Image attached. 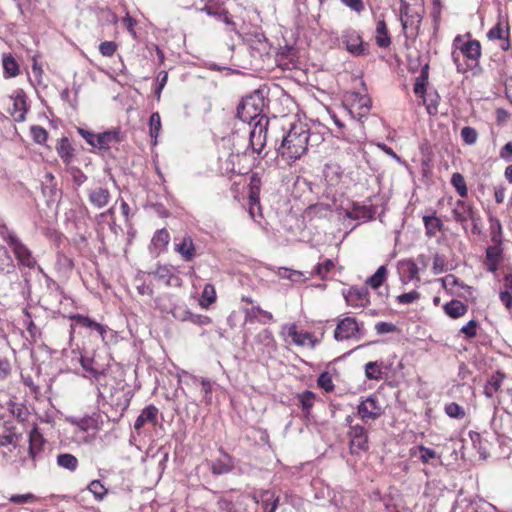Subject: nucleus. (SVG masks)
<instances>
[{"instance_id": "f257e3e1", "label": "nucleus", "mask_w": 512, "mask_h": 512, "mask_svg": "<svg viewBox=\"0 0 512 512\" xmlns=\"http://www.w3.org/2000/svg\"><path fill=\"white\" fill-rule=\"evenodd\" d=\"M310 130L303 123H292L284 135L277 152L283 158L299 159L308 149Z\"/></svg>"}, {"instance_id": "f03ea898", "label": "nucleus", "mask_w": 512, "mask_h": 512, "mask_svg": "<svg viewBox=\"0 0 512 512\" xmlns=\"http://www.w3.org/2000/svg\"><path fill=\"white\" fill-rule=\"evenodd\" d=\"M266 108V101L261 90H255L250 95L242 98L237 107V117L253 125L256 121H260L261 117H267L264 113Z\"/></svg>"}, {"instance_id": "7ed1b4c3", "label": "nucleus", "mask_w": 512, "mask_h": 512, "mask_svg": "<svg viewBox=\"0 0 512 512\" xmlns=\"http://www.w3.org/2000/svg\"><path fill=\"white\" fill-rule=\"evenodd\" d=\"M367 334L363 322L357 321L354 317L339 319L334 330V339L344 341L349 339L361 340Z\"/></svg>"}, {"instance_id": "20e7f679", "label": "nucleus", "mask_w": 512, "mask_h": 512, "mask_svg": "<svg viewBox=\"0 0 512 512\" xmlns=\"http://www.w3.org/2000/svg\"><path fill=\"white\" fill-rule=\"evenodd\" d=\"M269 119L268 117H261L260 121H256L249 132V142L246 149L243 151L245 155L249 154V151L261 154L265 144L266 135L268 129Z\"/></svg>"}, {"instance_id": "39448f33", "label": "nucleus", "mask_w": 512, "mask_h": 512, "mask_svg": "<svg viewBox=\"0 0 512 512\" xmlns=\"http://www.w3.org/2000/svg\"><path fill=\"white\" fill-rule=\"evenodd\" d=\"M341 40L346 50L352 56L359 57L369 54L368 44L363 42L362 37L357 30L353 28L343 30Z\"/></svg>"}, {"instance_id": "423d86ee", "label": "nucleus", "mask_w": 512, "mask_h": 512, "mask_svg": "<svg viewBox=\"0 0 512 512\" xmlns=\"http://www.w3.org/2000/svg\"><path fill=\"white\" fill-rule=\"evenodd\" d=\"M349 438V450L352 455H359L369 450L367 430L360 424L351 426L347 432Z\"/></svg>"}, {"instance_id": "0eeeda50", "label": "nucleus", "mask_w": 512, "mask_h": 512, "mask_svg": "<svg viewBox=\"0 0 512 512\" xmlns=\"http://www.w3.org/2000/svg\"><path fill=\"white\" fill-rule=\"evenodd\" d=\"M46 440L40 433L37 426H34L29 433V448L28 456L30 461V468L35 469L38 462H41L44 458L43 446Z\"/></svg>"}, {"instance_id": "6e6552de", "label": "nucleus", "mask_w": 512, "mask_h": 512, "mask_svg": "<svg viewBox=\"0 0 512 512\" xmlns=\"http://www.w3.org/2000/svg\"><path fill=\"white\" fill-rule=\"evenodd\" d=\"M147 273L167 287L178 288L183 284L178 269L170 265L157 264L154 270Z\"/></svg>"}, {"instance_id": "1a4fd4ad", "label": "nucleus", "mask_w": 512, "mask_h": 512, "mask_svg": "<svg viewBox=\"0 0 512 512\" xmlns=\"http://www.w3.org/2000/svg\"><path fill=\"white\" fill-rule=\"evenodd\" d=\"M383 414V409L379 404L376 395H370L363 399L357 406V415L362 421L367 423L369 420H376Z\"/></svg>"}, {"instance_id": "9d476101", "label": "nucleus", "mask_w": 512, "mask_h": 512, "mask_svg": "<svg viewBox=\"0 0 512 512\" xmlns=\"http://www.w3.org/2000/svg\"><path fill=\"white\" fill-rule=\"evenodd\" d=\"M11 249L19 265L28 269L37 267L40 272H43V269L37 264L32 251L21 240L13 245Z\"/></svg>"}, {"instance_id": "9b49d317", "label": "nucleus", "mask_w": 512, "mask_h": 512, "mask_svg": "<svg viewBox=\"0 0 512 512\" xmlns=\"http://www.w3.org/2000/svg\"><path fill=\"white\" fill-rule=\"evenodd\" d=\"M343 296L347 305L351 307H365L370 303L367 286H352L346 292H343Z\"/></svg>"}, {"instance_id": "f8f14e48", "label": "nucleus", "mask_w": 512, "mask_h": 512, "mask_svg": "<svg viewBox=\"0 0 512 512\" xmlns=\"http://www.w3.org/2000/svg\"><path fill=\"white\" fill-rule=\"evenodd\" d=\"M219 453L220 456L210 462V470L215 476L228 474L235 468L234 458L230 454L223 448H219Z\"/></svg>"}, {"instance_id": "ddd939ff", "label": "nucleus", "mask_w": 512, "mask_h": 512, "mask_svg": "<svg viewBox=\"0 0 512 512\" xmlns=\"http://www.w3.org/2000/svg\"><path fill=\"white\" fill-rule=\"evenodd\" d=\"M170 299V295H165L155 300L157 308L161 310L162 313L171 314L176 320L179 321H188L191 311L186 308L184 305L170 304L167 306L162 302L165 299Z\"/></svg>"}, {"instance_id": "4468645a", "label": "nucleus", "mask_w": 512, "mask_h": 512, "mask_svg": "<svg viewBox=\"0 0 512 512\" xmlns=\"http://www.w3.org/2000/svg\"><path fill=\"white\" fill-rule=\"evenodd\" d=\"M397 270L402 284L406 285L411 281H420L419 269L412 259L400 260L397 264Z\"/></svg>"}, {"instance_id": "2eb2a0df", "label": "nucleus", "mask_w": 512, "mask_h": 512, "mask_svg": "<svg viewBox=\"0 0 512 512\" xmlns=\"http://www.w3.org/2000/svg\"><path fill=\"white\" fill-rule=\"evenodd\" d=\"M453 219L463 227L468 220H475L473 205L465 200H457L452 209Z\"/></svg>"}, {"instance_id": "dca6fc26", "label": "nucleus", "mask_w": 512, "mask_h": 512, "mask_svg": "<svg viewBox=\"0 0 512 512\" xmlns=\"http://www.w3.org/2000/svg\"><path fill=\"white\" fill-rule=\"evenodd\" d=\"M70 319L73 321L72 327H81V328H87L91 331H95L99 334L101 339L104 341L105 336L107 334V327L102 325L101 323L96 322L95 320L91 319L88 316L82 315V314H74L70 317Z\"/></svg>"}, {"instance_id": "f3484780", "label": "nucleus", "mask_w": 512, "mask_h": 512, "mask_svg": "<svg viewBox=\"0 0 512 512\" xmlns=\"http://www.w3.org/2000/svg\"><path fill=\"white\" fill-rule=\"evenodd\" d=\"M252 499L261 505L263 512H276L280 501L279 496L270 489L261 490L259 496L253 494Z\"/></svg>"}, {"instance_id": "a211bd4d", "label": "nucleus", "mask_w": 512, "mask_h": 512, "mask_svg": "<svg viewBox=\"0 0 512 512\" xmlns=\"http://www.w3.org/2000/svg\"><path fill=\"white\" fill-rule=\"evenodd\" d=\"M503 258V249L501 245L488 246L485 253L484 265L486 270L495 273L498 270L499 264Z\"/></svg>"}, {"instance_id": "6ab92c4d", "label": "nucleus", "mask_w": 512, "mask_h": 512, "mask_svg": "<svg viewBox=\"0 0 512 512\" xmlns=\"http://www.w3.org/2000/svg\"><path fill=\"white\" fill-rule=\"evenodd\" d=\"M170 241V234L167 229L162 228L157 230L150 242L149 250L150 253L158 256L161 252H163Z\"/></svg>"}, {"instance_id": "aec40b11", "label": "nucleus", "mask_w": 512, "mask_h": 512, "mask_svg": "<svg viewBox=\"0 0 512 512\" xmlns=\"http://www.w3.org/2000/svg\"><path fill=\"white\" fill-rule=\"evenodd\" d=\"M122 140L120 131L112 130L99 133L95 139V148L108 150L112 144L119 143Z\"/></svg>"}, {"instance_id": "412c9836", "label": "nucleus", "mask_w": 512, "mask_h": 512, "mask_svg": "<svg viewBox=\"0 0 512 512\" xmlns=\"http://www.w3.org/2000/svg\"><path fill=\"white\" fill-rule=\"evenodd\" d=\"M80 364L84 371L88 374L87 377L99 379L100 376L105 374V368L100 365L93 357L81 355Z\"/></svg>"}, {"instance_id": "4be33fe9", "label": "nucleus", "mask_w": 512, "mask_h": 512, "mask_svg": "<svg viewBox=\"0 0 512 512\" xmlns=\"http://www.w3.org/2000/svg\"><path fill=\"white\" fill-rule=\"evenodd\" d=\"M505 378L506 375L499 370L492 373L487 379L486 384L484 386V395L487 398H492L494 394L501 389V386Z\"/></svg>"}, {"instance_id": "5701e85b", "label": "nucleus", "mask_w": 512, "mask_h": 512, "mask_svg": "<svg viewBox=\"0 0 512 512\" xmlns=\"http://www.w3.org/2000/svg\"><path fill=\"white\" fill-rule=\"evenodd\" d=\"M159 410L154 405L146 406L134 422V429L139 431L146 423L155 424Z\"/></svg>"}, {"instance_id": "b1692460", "label": "nucleus", "mask_w": 512, "mask_h": 512, "mask_svg": "<svg viewBox=\"0 0 512 512\" xmlns=\"http://www.w3.org/2000/svg\"><path fill=\"white\" fill-rule=\"evenodd\" d=\"M174 250L179 253L185 261H192L195 256V246L190 236H185L179 243H174Z\"/></svg>"}, {"instance_id": "393cba45", "label": "nucleus", "mask_w": 512, "mask_h": 512, "mask_svg": "<svg viewBox=\"0 0 512 512\" xmlns=\"http://www.w3.org/2000/svg\"><path fill=\"white\" fill-rule=\"evenodd\" d=\"M110 192L107 188L98 187L88 193L90 203L96 208L105 207L110 201Z\"/></svg>"}, {"instance_id": "a878e982", "label": "nucleus", "mask_w": 512, "mask_h": 512, "mask_svg": "<svg viewBox=\"0 0 512 512\" xmlns=\"http://www.w3.org/2000/svg\"><path fill=\"white\" fill-rule=\"evenodd\" d=\"M423 223L425 227V234L429 238L434 237L437 232H441L444 229V225L441 219L436 216L435 211H433L431 215H424Z\"/></svg>"}, {"instance_id": "bb28decb", "label": "nucleus", "mask_w": 512, "mask_h": 512, "mask_svg": "<svg viewBox=\"0 0 512 512\" xmlns=\"http://www.w3.org/2000/svg\"><path fill=\"white\" fill-rule=\"evenodd\" d=\"M56 151L65 166L71 164L74 156V148L67 137H62L57 142Z\"/></svg>"}, {"instance_id": "cd10ccee", "label": "nucleus", "mask_w": 512, "mask_h": 512, "mask_svg": "<svg viewBox=\"0 0 512 512\" xmlns=\"http://www.w3.org/2000/svg\"><path fill=\"white\" fill-rule=\"evenodd\" d=\"M443 310L450 318L457 319L467 313L468 307L460 300L453 299L444 304Z\"/></svg>"}, {"instance_id": "c85d7f7f", "label": "nucleus", "mask_w": 512, "mask_h": 512, "mask_svg": "<svg viewBox=\"0 0 512 512\" xmlns=\"http://www.w3.org/2000/svg\"><path fill=\"white\" fill-rule=\"evenodd\" d=\"M460 54L466 58L477 62L481 56V45L477 40H469L464 43L460 48Z\"/></svg>"}, {"instance_id": "c756f323", "label": "nucleus", "mask_w": 512, "mask_h": 512, "mask_svg": "<svg viewBox=\"0 0 512 512\" xmlns=\"http://www.w3.org/2000/svg\"><path fill=\"white\" fill-rule=\"evenodd\" d=\"M488 221L490 226V238L492 243L495 245H502L504 238L502 224L500 220L497 217L490 214L488 217Z\"/></svg>"}, {"instance_id": "7c9ffc66", "label": "nucleus", "mask_w": 512, "mask_h": 512, "mask_svg": "<svg viewBox=\"0 0 512 512\" xmlns=\"http://www.w3.org/2000/svg\"><path fill=\"white\" fill-rule=\"evenodd\" d=\"M376 44L380 48H387L391 45V37L389 35L386 22L384 19L378 20L376 25Z\"/></svg>"}, {"instance_id": "2f4dec72", "label": "nucleus", "mask_w": 512, "mask_h": 512, "mask_svg": "<svg viewBox=\"0 0 512 512\" xmlns=\"http://www.w3.org/2000/svg\"><path fill=\"white\" fill-rule=\"evenodd\" d=\"M423 99V104L426 106V111L430 116L438 114V106L440 103V96L437 91L426 92L424 96H419Z\"/></svg>"}, {"instance_id": "473e14b6", "label": "nucleus", "mask_w": 512, "mask_h": 512, "mask_svg": "<svg viewBox=\"0 0 512 512\" xmlns=\"http://www.w3.org/2000/svg\"><path fill=\"white\" fill-rule=\"evenodd\" d=\"M375 209L372 206L354 205L348 212V217L356 220H371L374 218Z\"/></svg>"}, {"instance_id": "72a5a7b5", "label": "nucleus", "mask_w": 512, "mask_h": 512, "mask_svg": "<svg viewBox=\"0 0 512 512\" xmlns=\"http://www.w3.org/2000/svg\"><path fill=\"white\" fill-rule=\"evenodd\" d=\"M2 65L5 78L16 77L20 73L19 64L11 54H4L2 58Z\"/></svg>"}, {"instance_id": "f704fd0d", "label": "nucleus", "mask_w": 512, "mask_h": 512, "mask_svg": "<svg viewBox=\"0 0 512 512\" xmlns=\"http://www.w3.org/2000/svg\"><path fill=\"white\" fill-rule=\"evenodd\" d=\"M225 10L223 0H207L206 4L199 9L200 12H205L215 19L220 17Z\"/></svg>"}, {"instance_id": "c9c22d12", "label": "nucleus", "mask_w": 512, "mask_h": 512, "mask_svg": "<svg viewBox=\"0 0 512 512\" xmlns=\"http://www.w3.org/2000/svg\"><path fill=\"white\" fill-rule=\"evenodd\" d=\"M428 76H429V64L425 63L422 68L420 75L416 78L415 84H414V93L417 96H424L426 85L428 82Z\"/></svg>"}, {"instance_id": "e433bc0d", "label": "nucleus", "mask_w": 512, "mask_h": 512, "mask_svg": "<svg viewBox=\"0 0 512 512\" xmlns=\"http://www.w3.org/2000/svg\"><path fill=\"white\" fill-rule=\"evenodd\" d=\"M57 465L70 472H74L78 467V459L70 453H60L56 458Z\"/></svg>"}, {"instance_id": "4c0bfd02", "label": "nucleus", "mask_w": 512, "mask_h": 512, "mask_svg": "<svg viewBox=\"0 0 512 512\" xmlns=\"http://www.w3.org/2000/svg\"><path fill=\"white\" fill-rule=\"evenodd\" d=\"M14 269L15 265L8 249L0 245V272L9 274L13 272Z\"/></svg>"}, {"instance_id": "58836bf2", "label": "nucleus", "mask_w": 512, "mask_h": 512, "mask_svg": "<svg viewBox=\"0 0 512 512\" xmlns=\"http://www.w3.org/2000/svg\"><path fill=\"white\" fill-rule=\"evenodd\" d=\"M387 268L385 265H381L376 272L366 280V284L372 289H378L387 278Z\"/></svg>"}, {"instance_id": "ea45409f", "label": "nucleus", "mask_w": 512, "mask_h": 512, "mask_svg": "<svg viewBox=\"0 0 512 512\" xmlns=\"http://www.w3.org/2000/svg\"><path fill=\"white\" fill-rule=\"evenodd\" d=\"M424 13V6L418 4H405L400 5V17H409L416 19L417 17L422 16Z\"/></svg>"}, {"instance_id": "a19ab883", "label": "nucleus", "mask_w": 512, "mask_h": 512, "mask_svg": "<svg viewBox=\"0 0 512 512\" xmlns=\"http://www.w3.org/2000/svg\"><path fill=\"white\" fill-rule=\"evenodd\" d=\"M315 398V394L310 390H305L304 392L297 395V399L306 415L310 414V410L314 405Z\"/></svg>"}, {"instance_id": "79ce46f5", "label": "nucleus", "mask_w": 512, "mask_h": 512, "mask_svg": "<svg viewBox=\"0 0 512 512\" xmlns=\"http://www.w3.org/2000/svg\"><path fill=\"white\" fill-rule=\"evenodd\" d=\"M288 335L292 337L293 342L298 346L305 345L306 341L312 338V335L308 332H299L295 324L289 326Z\"/></svg>"}, {"instance_id": "37998d69", "label": "nucleus", "mask_w": 512, "mask_h": 512, "mask_svg": "<svg viewBox=\"0 0 512 512\" xmlns=\"http://www.w3.org/2000/svg\"><path fill=\"white\" fill-rule=\"evenodd\" d=\"M14 108L16 111H19L20 114L16 117V120L22 122L25 120V114L28 111L26 95L24 92H20L16 95L14 99Z\"/></svg>"}, {"instance_id": "c03bdc74", "label": "nucleus", "mask_w": 512, "mask_h": 512, "mask_svg": "<svg viewBox=\"0 0 512 512\" xmlns=\"http://www.w3.org/2000/svg\"><path fill=\"white\" fill-rule=\"evenodd\" d=\"M452 186L455 188L457 193L462 197H467L468 195V189L465 182V179L462 174L455 172L451 176L450 180Z\"/></svg>"}, {"instance_id": "a18cd8bd", "label": "nucleus", "mask_w": 512, "mask_h": 512, "mask_svg": "<svg viewBox=\"0 0 512 512\" xmlns=\"http://www.w3.org/2000/svg\"><path fill=\"white\" fill-rule=\"evenodd\" d=\"M66 171L71 176L73 183L80 187L87 181V176L83 173V171L74 165H66Z\"/></svg>"}, {"instance_id": "49530a36", "label": "nucleus", "mask_w": 512, "mask_h": 512, "mask_svg": "<svg viewBox=\"0 0 512 512\" xmlns=\"http://www.w3.org/2000/svg\"><path fill=\"white\" fill-rule=\"evenodd\" d=\"M149 128H150V137L152 139V143L155 145L157 143V137L161 130V119L158 112H154L151 114L149 118Z\"/></svg>"}, {"instance_id": "de8ad7c7", "label": "nucleus", "mask_w": 512, "mask_h": 512, "mask_svg": "<svg viewBox=\"0 0 512 512\" xmlns=\"http://www.w3.org/2000/svg\"><path fill=\"white\" fill-rule=\"evenodd\" d=\"M334 262L331 259H325L324 262L318 263L311 272V276L317 275L321 279H325L327 274L334 268Z\"/></svg>"}, {"instance_id": "09e8293b", "label": "nucleus", "mask_w": 512, "mask_h": 512, "mask_svg": "<svg viewBox=\"0 0 512 512\" xmlns=\"http://www.w3.org/2000/svg\"><path fill=\"white\" fill-rule=\"evenodd\" d=\"M400 20H401V25H402V28L404 31H406L407 29H410L411 34L413 36L418 35V30H419V27H420V24L422 21V16L417 17L416 19L403 16V17H400Z\"/></svg>"}, {"instance_id": "8fccbe9b", "label": "nucleus", "mask_w": 512, "mask_h": 512, "mask_svg": "<svg viewBox=\"0 0 512 512\" xmlns=\"http://www.w3.org/2000/svg\"><path fill=\"white\" fill-rule=\"evenodd\" d=\"M365 375L370 380H380L382 370L377 361H370L365 364Z\"/></svg>"}, {"instance_id": "3c124183", "label": "nucleus", "mask_w": 512, "mask_h": 512, "mask_svg": "<svg viewBox=\"0 0 512 512\" xmlns=\"http://www.w3.org/2000/svg\"><path fill=\"white\" fill-rule=\"evenodd\" d=\"M242 501L240 498L237 499L236 502H233L231 500H228L226 498H221L217 501V506L219 510L225 511V512H244L238 507V504H241Z\"/></svg>"}, {"instance_id": "603ef678", "label": "nucleus", "mask_w": 512, "mask_h": 512, "mask_svg": "<svg viewBox=\"0 0 512 512\" xmlns=\"http://www.w3.org/2000/svg\"><path fill=\"white\" fill-rule=\"evenodd\" d=\"M0 237L7 242V244L12 247L15 245L20 238L16 235V233L8 228L6 224H0Z\"/></svg>"}, {"instance_id": "864d4df0", "label": "nucleus", "mask_w": 512, "mask_h": 512, "mask_svg": "<svg viewBox=\"0 0 512 512\" xmlns=\"http://www.w3.org/2000/svg\"><path fill=\"white\" fill-rule=\"evenodd\" d=\"M88 490L94 495L95 499L101 501L107 494V489L99 480H93L88 485Z\"/></svg>"}, {"instance_id": "5fc2aeb1", "label": "nucleus", "mask_w": 512, "mask_h": 512, "mask_svg": "<svg viewBox=\"0 0 512 512\" xmlns=\"http://www.w3.org/2000/svg\"><path fill=\"white\" fill-rule=\"evenodd\" d=\"M355 101L357 102L358 109L363 112H358L359 117H363L368 113L371 108V100L367 95H361L360 93H354Z\"/></svg>"}, {"instance_id": "6e6d98bb", "label": "nucleus", "mask_w": 512, "mask_h": 512, "mask_svg": "<svg viewBox=\"0 0 512 512\" xmlns=\"http://www.w3.org/2000/svg\"><path fill=\"white\" fill-rule=\"evenodd\" d=\"M30 132L34 142L37 144L43 145L48 139V132L39 125L31 126Z\"/></svg>"}, {"instance_id": "4d7b16f0", "label": "nucleus", "mask_w": 512, "mask_h": 512, "mask_svg": "<svg viewBox=\"0 0 512 512\" xmlns=\"http://www.w3.org/2000/svg\"><path fill=\"white\" fill-rule=\"evenodd\" d=\"M448 270L447 261L444 255L436 253L433 257L432 271L434 275H439Z\"/></svg>"}, {"instance_id": "13d9d810", "label": "nucleus", "mask_w": 512, "mask_h": 512, "mask_svg": "<svg viewBox=\"0 0 512 512\" xmlns=\"http://www.w3.org/2000/svg\"><path fill=\"white\" fill-rule=\"evenodd\" d=\"M445 413L454 419H463L465 417V410L459 404L452 402L445 406Z\"/></svg>"}, {"instance_id": "bf43d9fd", "label": "nucleus", "mask_w": 512, "mask_h": 512, "mask_svg": "<svg viewBox=\"0 0 512 512\" xmlns=\"http://www.w3.org/2000/svg\"><path fill=\"white\" fill-rule=\"evenodd\" d=\"M461 138L467 145H474L478 139V133L475 128L465 126L461 129Z\"/></svg>"}, {"instance_id": "052dcab7", "label": "nucleus", "mask_w": 512, "mask_h": 512, "mask_svg": "<svg viewBox=\"0 0 512 512\" xmlns=\"http://www.w3.org/2000/svg\"><path fill=\"white\" fill-rule=\"evenodd\" d=\"M441 281H442L443 287L445 289L453 288L455 286H458V287H461L462 289H467V290H471L472 289L470 286H468V285L464 284L463 282H461L459 280V278H457L453 274L446 275L444 278L441 279Z\"/></svg>"}, {"instance_id": "680f3d73", "label": "nucleus", "mask_w": 512, "mask_h": 512, "mask_svg": "<svg viewBox=\"0 0 512 512\" xmlns=\"http://www.w3.org/2000/svg\"><path fill=\"white\" fill-rule=\"evenodd\" d=\"M317 384L320 388L324 389L326 392H331L335 388L333 381H332V377L327 371H324L319 375V377L317 379Z\"/></svg>"}, {"instance_id": "e2e57ef3", "label": "nucleus", "mask_w": 512, "mask_h": 512, "mask_svg": "<svg viewBox=\"0 0 512 512\" xmlns=\"http://www.w3.org/2000/svg\"><path fill=\"white\" fill-rule=\"evenodd\" d=\"M194 381H199L202 386L203 391V399L206 404H210L212 401V385L208 379L201 378L200 380L197 377L193 378Z\"/></svg>"}, {"instance_id": "0e129e2a", "label": "nucleus", "mask_w": 512, "mask_h": 512, "mask_svg": "<svg viewBox=\"0 0 512 512\" xmlns=\"http://www.w3.org/2000/svg\"><path fill=\"white\" fill-rule=\"evenodd\" d=\"M419 452H420V459L423 463H429L432 459H438L440 460V457L437 456L435 450L432 448L426 447V446H419Z\"/></svg>"}, {"instance_id": "69168bd1", "label": "nucleus", "mask_w": 512, "mask_h": 512, "mask_svg": "<svg viewBox=\"0 0 512 512\" xmlns=\"http://www.w3.org/2000/svg\"><path fill=\"white\" fill-rule=\"evenodd\" d=\"M24 314L28 318V320L24 322L26 325L27 332L30 334V336L32 338H36L37 336H40L41 332H40L39 328L33 322L30 312L27 309H25Z\"/></svg>"}, {"instance_id": "338daca9", "label": "nucleus", "mask_w": 512, "mask_h": 512, "mask_svg": "<svg viewBox=\"0 0 512 512\" xmlns=\"http://www.w3.org/2000/svg\"><path fill=\"white\" fill-rule=\"evenodd\" d=\"M117 50V44L114 41H104L99 45V52L105 57H111Z\"/></svg>"}, {"instance_id": "774afa93", "label": "nucleus", "mask_w": 512, "mask_h": 512, "mask_svg": "<svg viewBox=\"0 0 512 512\" xmlns=\"http://www.w3.org/2000/svg\"><path fill=\"white\" fill-rule=\"evenodd\" d=\"M477 327H478V322L476 320L472 319L466 325L462 326L460 331L467 338H473L477 334Z\"/></svg>"}]
</instances>
